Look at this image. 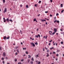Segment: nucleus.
I'll return each instance as SVG.
<instances>
[{"label":"nucleus","instance_id":"1","mask_svg":"<svg viewBox=\"0 0 64 64\" xmlns=\"http://www.w3.org/2000/svg\"><path fill=\"white\" fill-rule=\"evenodd\" d=\"M6 11H7V8H5L4 10V12L5 13Z\"/></svg>","mask_w":64,"mask_h":64},{"label":"nucleus","instance_id":"2","mask_svg":"<svg viewBox=\"0 0 64 64\" xmlns=\"http://www.w3.org/2000/svg\"><path fill=\"white\" fill-rule=\"evenodd\" d=\"M40 20H41L42 22H44V21H46V20H43L42 19H41Z\"/></svg>","mask_w":64,"mask_h":64},{"label":"nucleus","instance_id":"3","mask_svg":"<svg viewBox=\"0 0 64 64\" xmlns=\"http://www.w3.org/2000/svg\"><path fill=\"white\" fill-rule=\"evenodd\" d=\"M6 54V52H4L3 53V55L4 56H5Z\"/></svg>","mask_w":64,"mask_h":64},{"label":"nucleus","instance_id":"4","mask_svg":"<svg viewBox=\"0 0 64 64\" xmlns=\"http://www.w3.org/2000/svg\"><path fill=\"white\" fill-rule=\"evenodd\" d=\"M54 32L55 33H56V32H57V29H54Z\"/></svg>","mask_w":64,"mask_h":64},{"label":"nucleus","instance_id":"5","mask_svg":"<svg viewBox=\"0 0 64 64\" xmlns=\"http://www.w3.org/2000/svg\"><path fill=\"white\" fill-rule=\"evenodd\" d=\"M6 20L7 22H9V21H10V20L8 18H7L6 19Z\"/></svg>","mask_w":64,"mask_h":64},{"label":"nucleus","instance_id":"6","mask_svg":"<svg viewBox=\"0 0 64 64\" xmlns=\"http://www.w3.org/2000/svg\"><path fill=\"white\" fill-rule=\"evenodd\" d=\"M46 54H47V55H46V56L47 57H49V54H48L47 53H46Z\"/></svg>","mask_w":64,"mask_h":64},{"label":"nucleus","instance_id":"7","mask_svg":"<svg viewBox=\"0 0 64 64\" xmlns=\"http://www.w3.org/2000/svg\"><path fill=\"white\" fill-rule=\"evenodd\" d=\"M33 46H34V47H35V44H34L33 43H32V44Z\"/></svg>","mask_w":64,"mask_h":64},{"label":"nucleus","instance_id":"8","mask_svg":"<svg viewBox=\"0 0 64 64\" xmlns=\"http://www.w3.org/2000/svg\"><path fill=\"white\" fill-rule=\"evenodd\" d=\"M31 64H33V62H30Z\"/></svg>","mask_w":64,"mask_h":64},{"label":"nucleus","instance_id":"9","mask_svg":"<svg viewBox=\"0 0 64 64\" xmlns=\"http://www.w3.org/2000/svg\"><path fill=\"white\" fill-rule=\"evenodd\" d=\"M38 37H39V38H40V34H38Z\"/></svg>","mask_w":64,"mask_h":64},{"label":"nucleus","instance_id":"10","mask_svg":"<svg viewBox=\"0 0 64 64\" xmlns=\"http://www.w3.org/2000/svg\"><path fill=\"white\" fill-rule=\"evenodd\" d=\"M3 3H5V0H2Z\"/></svg>","mask_w":64,"mask_h":64},{"label":"nucleus","instance_id":"11","mask_svg":"<svg viewBox=\"0 0 64 64\" xmlns=\"http://www.w3.org/2000/svg\"><path fill=\"white\" fill-rule=\"evenodd\" d=\"M28 56H29V57H28V58H31V56H30V55H28Z\"/></svg>","mask_w":64,"mask_h":64},{"label":"nucleus","instance_id":"12","mask_svg":"<svg viewBox=\"0 0 64 64\" xmlns=\"http://www.w3.org/2000/svg\"><path fill=\"white\" fill-rule=\"evenodd\" d=\"M26 8H28V5H26Z\"/></svg>","mask_w":64,"mask_h":64},{"label":"nucleus","instance_id":"13","mask_svg":"<svg viewBox=\"0 0 64 64\" xmlns=\"http://www.w3.org/2000/svg\"><path fill=\"white\" fill-rule=\"evenodd\" d=\"M38 36L36 35L35 36V37H36L37 38H38Z\"/></svg>","mask_w":64,"mask_h":64},{"label":"nucleus","instance_id":"14","mask_svg":"<svg viewBox=\"0 0 64 64\" xmlns=\"http://www.w3.org/2000/svg\"><path fill=\"white\" fill-rule=\"evenodd\" d=\"M31 60L33 61H34V59L33 58H32Z\"/></svg>","mask_w":64,"mask_h":64},{"label":"nucleus","instance_id":"15","mask_svg":"<svg viewBox=\"0 0 64 64\" xmlns=\"http://www.w3.org/2000/svg\"><path fill=\"white\" fill-rule=\"evenodd\" d=\"M35 44L36 45H38V43H37V42H36V43H35Z\"/></svg>","mask_w":64,"mask_h":64},{"label":"nucleus","instance_id":"16","mask_svg":"<svg viewBox=\"0 0 64 64\" xmlns=\"http://www.w3.org/2000/svg\"><path fill=\"white\" fill-rule=\"evenodd\" d=\"M49 51H50V50H47V52L48 53V52H49Z\"/></svg>","mask_w":64,"mask_h":64},{"label":"nucleus","instance_id":"17","mask_svg":"<svg viewBox=\"0 0 64 64\" xmlns=\"http://www.w3.org/2000/svg\"><path fill=\"white\" fill-rule=\"evenodd\" d=\"M4 39H6V36L4 37Z\"/></svg>","mask_w":64,"mask_h":64},{"label":"nucleus","instance_id":"18","mask_svg":"<svg viewBox=\"0 0 64 64\" xmlns=\"http://www.w3.org/2000/svg\"><path fill=\"white\" fill-rule=\"evenodd\" d=\"M55 32H53V33H52V35H54V34H55Z\"/></svg>","mask_w":64,"mask_h":64},{"label":"nucleus","instance_id":"19","mask_svg":"<svg viewBox=\"0 0 64 64\" xmlns=\"http://www.w3.org/2000/svg\"><path fill=\"white\" fill-rule=\"evenodd\" d=\"M23 50H26V48H23Z\"/></svg>","mask_w":64,"mask_h":64},{"label":"nucleus","instance_id":"20","mask_svg":"<svg viewBox=\"0 0 64 64\" xmlns=\"http://www.w3.org/2000/svg\"><path fill=\"white\" fill-rule=\"evenodd\" d=\"M30 60H28V63H29V62H30Z\"/></svg>","mask_w":64,"mask_h":64},{"label":"nucleus","instance_id":"21","mask_svg":"<svg viewBox=\"0 0 64 64\" xmlns=\"http://www.w3.org/2000/svg\"><path fill=\"white\" fill-rule=\"evenodd\" d=\"M36 20V19L35 18L34 19V21H35Z\"/></svg>","mask_w":64,"mask_h":64},{"label":"nucleus","instance_id":"22","mask_svg":"<svg viewBox=\"0 0 64 64\" xmlns=\"http://www.w3.org/2000/svg\"><path fill=\"white\" fill-rule=\"evenodd\" d=\"M61 7H63V6H63V4H61Z\"/></svg>","mask_w":64,"mask_h":64},{"label":"nucleus","instance_id":"23","mask_svg":"<svg viewBox=\"0 0 64 64\" xmlns=\"http://www.w3.org/2000/svg\"><path fill=\"white\" fill-rule=\"evenodd\" d=\"M26 54H28V52H26Z\"/></svg>","mask_w":64,"mask_h":64},{"label":"nucleus","instance_id":"24","mask_svg":"<svg viewBox=\"0 0 64 64\" xmlns=\"http://www.w3.org/2000/svg\"><path fill=\"white\" fill-rule=\"evenodd\" d=\"M10 22H12V21H13L12 20H10Z\"/></svg>","mask_w":64,"mask_h":64},{"label":"nucleus","instance_id":"25","mask_svg":"<svg viewBox=\"0 0 64 64\" xmlns=\"http://www.w3.org/2000/svg\"><path fill=\"white\" fill-rule=\"evenodd\" d=\"M41 63L40 62H39L38 64H40Z\"/></svg>","mask_w":64,"mask_h":64},{"label":"nucleus","instance_id":"26","mask_svg":"<svg viewBox=\"0 0 64 64\" xmlns=\"http://www.w3.org/2000/svg\"><path fill=\"white\" fill-rule=\"evenodd\" d=\"M36 57H39V56H38V55H37L36 56Z\"/></svg>","mask_w":64,"mask_h":64},{"label":"nucleus","instance_id":"27","mask_svg":"<svg viewBox=\"0 0 64 64\" xmlns=\"http://www.w3.org/2000/svg\"><path fill=\"white\" fill-rule=\"evenodd\" d=\"M58 15H59V14L57 13L56 14V16H58Z\"/></svg>","mask_w":64,"mask_h":64},{"label":"nucleus","instance_id":"28","mask_svg":"<svg viewBox=\"0 0 64 64\" xmlns=\"http://www.w3.org/2000/svg\"><path fill=\"white\" fill-rule=\"evenodd\" d=\"M41 1H40L38 2V3H41Z\"/></svg>","mask_w":64,"mask_h":64},{"label":"nucleus","instance_id":"29","mask_svg":"<svg viewBox=\"0 0 64 64\" xmlns=\"http://www.w3.org/2000/svg\"><path fill=\"white\" fill-rule=\"evenodd\" d=\"M61 44H63V42H61Z\"/></svg>","mask_w":64,"mask_h":64},{"label":"nucleus","instance_id":"30","mask_svg":"<svg viewBox=\"0 0 64 64\" xmlns=\"http://www.w3.org/2000/svg\"><path fill=\"white\" fill-rule=\"evenodd\" d=\"M48 11H46L45 12V13H48Z\"/></svg>","mask_w":64,"mask_h":64},{"label":"nucleus","instance_id":"31","mask_svg":"<svg viewBox=\"0 0 64 64\" xmlns=\"http://www.w3.org/2000/svg\"><path fill=\"white\" fill-rule=\"evenodd\" d=\"M2 63H3V64H4L5 63V62H4V61H3L2 62Z\"/></svg>","mask_w":64,"mask_h":64},{"label":"nucleus","instance_id":"32","mask_svg":"<svg viewBox=\"0 0 64 64\" xmlns=\"http://www.w3.org/2000/svg\"><path fill=\"white\" fill-rule=\"evenodd\" d=\"M6 20H4V22H6Z\"/></svg>","mask_w":64,"mask_h":64},{"label":"nucleus","instance_id":"33","mask_svg":"<svg viewBox=\"0 0 64 64\" xmlns=\"http://www.w3.org/2000/svg\"><path fill=\"white\" fill-rule=\"evenodd\" d=\"M56 56H57L58 57V56H59V54H57L56 55Z\"/></svg>","mask_w":64,"mask_h":64},{"label":"nucleus","instance_id":"34","mask_svg":"<svg viewBox=\"0 0 64 64\" xmlns=\"http://www.w3.org/2000/svg\"><path fill=\"white\" fill-rule=\"evenodd\" d=\"M48 36H46L45 38H46V39H47V37Z\"/></svg>","mask_w":64,"mask_h":64},{"label":"nucleus","instance_id":"35","mask_svg":"<svg viewBox=\"0 0 64 64\" xmlns=\"http://www.w3.org/2000/svg\"><path fill=\"white\" fill-rule=\"evenodd\" d=\"M63 11H64V10H62V11H61V13H63Z\"/></svg>","mask_w":64,"mask_h":64},{"label":"nucleus","instance_id":"36","mask_svg":"<svg viewBox=\"0 0 64 64\" xmlns=\"http://www.w3.org/2000/svg\"><path fill=\"white\" fill-rule=\"evenodd\" d=\"M37 4H36L34 5V6L35 7H36V6H37Z\"/></svg>","mask_w":64,"mask_h":64},{"label":"nucleus","instance_id":"37","mask_svg":"<svg viewBox=\"0 0 64 64\" xmlns=\"http://www.w3.org/2000/svg\"><path fill=\"white\" fill-rule=\"evenodd\" d=\"M18 64H21V63L19 62L18 63Z\"/></svg>","mask_w":64,"mask_h":64},{"label":"nucleus","instance_id":"38","mask_svg":"<svg viewBox=\"0 0 64 64\" xmlns=\"http://www.w3.org/2000/svg\"><path fill=\"white\" fill-rule=\"evenodd\" d=\"M2 60H4V58H2Z\"/></svg>","mask_w":64,"mask_h":64},{"label":"nucleus","instance_id":"39","mask_svg":"<svg viewBox=\"0 0 64 64\" xmlns=\"http://www.w3.org/2000/svg\"><path fill=\"white\" fill-rule=\"evenodd\" d=\"M0 50L1 51L2 50V49H1V47H0Z\"/></svg>","mask_w":64,"mask_h":64},{"label":"nucleus","instance_id":"40","mask_svg":"<svg viewBox=\"0 0 64 64\" xmlns=\"http://www.w3.org/2000/svg\"><path fill=\"white\" fill-rule=\"evenodd\" d=\"M19 48V46H16V49L17 48Z\"/></svg>","mask_w":64,"mask_h":64},{"label":"nucleus","instance_id":"41","mask_svg":"<svg viewBox=\"0 0 64 64\" xmlns=\"http://www.w3.org/2000/svg\"><path fill=\"white\" fill-rule=\"evenodd\" d=\"M56 21H57V20H56V21H55V20H54V23H55V22H56Z\"/></svg>","mask_w":64,"mask_h":64},{"label":"nucleus","instance_id":"42","mask_svg":"<svg viewBox=\"0 0 64 64\" xmlns=\"http://www.w3.org/2000/svg\"><path fill=\"white\" fill-rule=\"evenodd\" d=\"M9 38H10V37L9 36L8 37H7V38L8 39Z\"/></svg>","mask_w":64,"mask_h":64},{"label":"nucleus","instance_id":"43","mask_svg":"<svg viewBox=\"0 0 64 64\" xmlns=\"http://www.w3.org/2000/svg\"><path fill=\"white\" fill-rule=\"evenodd\" d=\"M50 17H52V15L51 14H50Z\"/></svg>","mask_w":64,"mask_h":64},{"label":"nucleus","instance_id":"44","mask_svg":"<svg viewBox=\"0 0 64 64\" xmlns=\"http://www.w3.org/2000/svg\"><path fill=\"white\" fill-rule=\"evenodd\" d=\"M18 54V53L17 52H16V55H17Z\"/></svg>","mask_w":64,"mask_h":64},{"label":"nucleus","instance_id":"45","mask_svg":"<svg viewBox=\"0 0 64 64\" xmlns=\"http://www.w3.org/2000/svg\"><path fill=\"white\" fill-rule=\"evenodd\" d=\"M56 53V52H53V54H55Z\"/></svg>","mask_w":64,"mask_h":64},{"label":"nucleus","instance_id":"46","mask_svg":"<svg viewBox=\"0 0 64 64\" xmlns=\"http://www.w3.org/2000/svg\"><path fill=\"white\" fill-rule=\"evenodd\" d=\"M57 23H59V21L58 20H57Z\"/></svg>","mask_w":64,"mask_h":64},{"label":"nucleus","instance_id":"47","mask_svg":"<svg viewBox=\"0 0 64 64\" xmlns=\"http://www.w3.org/2000/svg\"><path fill=\"white\" fill-rule=\"evenodd\" d=\"M52 41V40H51V41H49V42H51Z\"/></svg>","mask_w":64,"mask_h":64},{"label":"nucleus","instance_id":"48","mask_svg":"<svg viewBox=\"0 0 64 64\" xmlns=\"http://www.w3.org/2000/svg\"><path fill=\"white\" fill-rule=\"evenodd\" d=\"M50 2H52V1H52V0H50Z\"/></svg>","mask_w":64,"mask_h":64},{"label":"nucleus","instance_id":"49","mask_svg":"<svg viewBox=\"0 0 64 64\" xmlns=\"http://www.w3.org/2000/svg\"><path fill=\"white\" fill-rule=\"evenodd\" d=\"M48 45H49V46H50V45H51V44H50V43H49V44Z\"/></svg>","mask_w":64,"mask_h":64},{"label":"nucleus","instance_id":"50","mask_svg":"<svg viewBox=\"0 0 64 64\" xmlns=\"http://www.w3.org/2000/svg\"><path fill=\"white\" fill-rule=\"evenodd\" d=\"M20 6L21 7H22V4H21L20 5Z\"/></svg>","mask_w":64,"mask_h":64},{"label":"nucleus","instance_id":"51","mask_svg":"<svg viewBox=\"0 0 64 64\" xmlns=\"http://www.w3.org/2000/svg\"><path fill=\"white\" fill-rule=\"evenodd\" d=\"M60 51V50H57V52H59Z\"/></svg>","mask_w":64,"mask_h":64},{"label":"nucleus","instance_id":"52","mask_svg":"<svg viewBox=\"0 0 64 64\" xmlns=\"http://www.w3.org/2000/svg\"><path fill=\"white\" fill-rule=\"evenodd\" d=\"M43 51H45V50H44V48H43Z\"/></svg>","mask_w":64,"mask_h":64},{"label":"nucleus","instance_id":"53","mask_svg":"<svg viewBox=\"0 0 64 64\" xmlns=\"http://www.w3.org/2000/svg\"><path fill=\"white\" fill-rule=\"evenodd\" d=\"M21 61H24L23 59L22 60H21Z\"/></svg>","mask_w":64,"mask_h":64},{"label":"nucleus","instance_id":"54","mask_svg":"<svg viewBox=\"0 0 64 64\" xmlns=\"http://www.w3.org/2000/svg\"><path fill=\"white\" fill-rule=\"evenodd\" d=\"M46 25H47V24H47V22H46Z\"/></svg>","mask_w":64,"mask_h":64},{"label":"nucleus","instance_id":"55","mask_svg":"<svg viewBox=\"0 0 64 64\" xmlns=\"http://www.w3.org/2000/svg\"><path fill=\"white\" fill-rule=\"evenodd\" d=\"M15 61H17V60L15 59Z\"/></svg>","mask_w":64,"mask_h":64},{"label":"nucleus","instance_id":"56","mask_svg":"<svg viewBox=\"0 0 64 64\" xmlns=\"http://www.w3.org/2000/svg\"><path fill=\"white\" fill-rule=\"evenodd\" d=\"M60 31H63V30H62V29H60Z\"/></svg>","mask_w":64,"mask_h":64},{"label":"nucleus","instance_id":"57","mask_svg":"<svg viewBox=\"0 0 64 64\" xmlns=\"http://www.w3.org/2000/svg\"><path fill=\"white\" fill-rule=\"evenodd\" d=\"M21 44L22 45H23V43L22 42H21Z\"/></svg>","mask_w":64,"mask_h":64},{"label":"nucleus","instance_id":"58","mask_svg":"<svg viewBox=\"0 0 64 64\" xmlns=\"http://www.w3.org/2000/svg\"><path fill=\"white\" fill-rule=\"evenodd\" d=\"M17 52L18 53H19V50Z\"/></svg>","mask_w":64,"mask_h":64},{"label":"nucleus","instance_id":"59","mask_svg":"<svg viewBox=\"0 0 64 64\" xmlns=\"http://www.w3.org/2000/svg\"><path fill=\"white\" fill-rule=\"evenodd\" d=\"M38 31V28L37 29V31Z\"/></svg>","mask_w":64,"mask_h":64},{"label":"nucleus","instance_id":"60","mask_svg":"<svg viewBox=\"0 0 64 64\" xmlns=\"http://www.w3.org/2000/svg\"><path fill=\"white\" fill-rule=\"evenodd\" d=\"M40 14H39L38 15V16H40Z\"/></svg>","mask_w":64,"mask_h":64},{"label":"nucleus","instance_id":"61","mask_svg":"<svg viewBox=\"0 0 64 64\" xmlns=\"http://www.w3.org/2000/svg\"><path fill=\"white\" fill-rule=\"evenodd\" d=\"M30 39H31V40H32V38H31V37L30 38Z\"/></svg>","mask_w":64,"mask_h":64},{"label":"nucleus","instance_id":"62","mask_svg":"<svg viewBox=\"0 0 64 64\" xmlns=\"http://www.w3.org/2000/svg\"><path fill=\"white\" fill-rule=\"evenodd\" d=\"M56 17H55L54 18V19H56Z\"/></svg>","mask_w":64,"mask_h":64},{"label":"nucleus","instance_id":"63","mask_svg":"<svg viewBox=\"0 0 64 64\" xmlns=\"http://www.w3.org/2000/svg\"><path fill=\"white\" fill-rule=\"evenodd\" d=\"M3 19H4V20H5V18H4Z\"/></svg>","mask_w":64,"mask_h":64},{"label":"nucleus","instance_id":"64","mask_svg":"<svg viewBox=\"0 0 64 64\" xmlns=\"http://www.w3.org/2000/svg\"><path fill=\"white\" fill-rule=\"evenodd\" d=\"M52 48H50V50H52Z\"/></svg>","mask_w":64,"mask_h":64}]
</instances>
